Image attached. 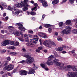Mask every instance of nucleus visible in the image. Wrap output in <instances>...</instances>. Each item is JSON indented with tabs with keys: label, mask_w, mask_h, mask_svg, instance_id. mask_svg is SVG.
I'll use <instances>...</instances> for the list:
<instances>
[{
	"label": "nucleus",
	"mask_w": 77,
	"mask_h": 77,
	"mask_svg": "<svg viewBox=\"0 0 77 77\" xmlns=\"http://www.w3.org/2000/svg\"><path fill=\"white\" fill-rule=\"evenodd\" d=\"M11 59L10 57H7V60H9V61H10L11 60Z\"/></svg>",
	"instance_id": "nucleus-47"
},
{
	"label": "nucleus",
	"mask_w": 77,
	"mask_h": 77,
	"mask_svg": "<svg viewBox=\"0 0 77 77\" xmlns=\"http://www.w3.org/2000/svg\"><path fill=\"white\" fill-rule=\"evenodd\" d=\"M69 2L71 4H72V3H74V0H69Z\"/></svg>",
	"instance_id": "nucleus-42"
},
{
	"label": "nucleus",
	"mask_w": 77,
	"mask_h": 77,
	"mask_svg": "<svg viewBox=\"0 0 77 77\" xmlns=\"http://www.w3.org/2000/svg\"><path fill=\"white\" fill-rule=\"evenodd\" d=\"M39 2H40V3H43L44 2V0H38Z\"/></svg>",
	"instance_id": "nucleus-58"
},
{
	"label": "nucleus",
	"mask_w": 77,
	"mask_h": 77,
	"mask_svg": "<svg viewBox=\"0 0 77 77\" xmlns=\"http://www.w3.org/2000/svg\"><path fill=\"white\" fill-rule=\"evenodd\" d=\"M72 69L74 71H77V67L75 66H72Z\"/></svg>",
	"instance_id": "nucleus-23"
},
{
	"label": "nucleus",
	"mask_w": 77,
	"mask_h": 77,
	"mask_svg": "<svg viewBox=\"0 0 77 77\" xmlns=\"http://www.w3.org/2000/svg\"><path fill=\"white\" fill-rule=\"evenodd\" d=\"M7 75V74L6 73H5L3 75H2V77H6V76Z\"/></svg>",
	"instance_id": "nucleus-55"
},
{
	"label": "nucleus",
	"mask_w": 77,
	"mask_h": 77,
	"mask_svg": "<svg viewBox=\"0 0 77 77\" xmlns=\"http://www.w3.org/2000/svg\"><path fill=\"white\" fill-rule=\"evenodd\" d=\"M4 63H5V62H3L1 63V65L0 66V68H4V67H5V66L3 67V66L5 65V64H3Z\"/></svg>",
	"instance_id": "nucleus-33"
},
{
	"label": "nucleus",
	"mask_w": 77,
	"mask_h": 77,
	"mask_svg": "<svg viewBox=\"0 0 77 77\" xmlns=\"http://www.w3.org/2000/svg\"><path fill=\"white\" fill-rule=\"evenodd\" d=\"M34 38L32 39V40H34L33 41V43H34V44H36L37 43V42H36L38 41L39 39V38L38 37V36H37V35H35L33 36Z\"/></svg>",
	"instance_id": "nucleus-7"
},
{
	"label": "nucleus",
	"mask_w": 77,
	"mask_h": 77,
	"mask_svg": "<svg viewBox=\"0 0 77 77\" xmlns=\"http://www.w3.org/2000/svg\"><path fill=\"white\" fill-rule=\"evenodd\" d=\"M27 13H28V15L30 14L31 15H35L36 14V13L32 11H31L30 12H27Z\"/></svg>",
	"instance_id": "nucleus-22"
},
{
	"label": "nucleus",
	"mask_w": 77,
	"mask_h": 77,
	"mask_svg": "<svg viewBox=\"0 0 77 77\" xmlns=\"http://www.w3.org/2000/svg\"><path fill=\"white\" fill-rule=\"evenodd\" d=\"M66 29H68V30H69V29H71V27L69 26H66Z\"/></svg>",
	"instance_id": "nucleus-45"
},
{
	"label": "nucleus",
	"mask_w": 77,
	"mask_h": 77,
	"mask_svg": "<svg viewBox=\"0 0 77 77\" xmlns=\"http://www.w3.org/2000/svg\"><path fill=\"white\" fill-rule=\"evenodd\" d=\"M0 8H1V10H3V7L0 4Z\"/></svg>",
	"instance_id": "nucleus-57"
},
{
	"label": "nucleus",
	"mask_w": 77,
	"mask_h": 77,
	"mask_svg": "<svg viewBox=\"0 0 77 77\" xmlns=\"http://www.w3.org/2000/svg\"><path fill=\"white\" fill-rule=\"evenodd\" d=\"M54 56L51 55L49 57V59H50L51 60H51H52L53 59V58H54Z\"/></svg>",
	"instance_id": "nucleus-38"
},
{
	"label": "nucleus",
	"mask_w": 77,
	"mask_h": 77,
	"mask_svg": "<svg viewBox=\"0 0 77 77\" xmlns=\"http://www.w3.org/2000/svg\"><path fill=\"white\" fill-rule=\"evenodd\" d=\"M28 33H31V34H32V33H33V31H29L28 32Z\"/></svg>",
	"instance_id": "nucleus-53"
},
{
	"label": "nucleus",
	"mask_w": 77,
	"mask_h": 77,
	"mask_svg": "<svg viewBox=\"0 0 77 77\" xmlns=\"http://www.w3.org/2000/svg\"><path fill=\"white\" fill-rule=\"evenodd\" d=\"M38 35L39 36L41 37V38H48L47 36L46 35L45 33L43 32H41L40 35Z\"/></svg>",
	"instance_id": "nucleus-11"
},
{
	"label": "nucleus",
	"mask_w": 77,
	"mask_h": 77,
	"mask_svg": "<svg viewBox=\"0 0 77 77\" xmlns=\"http://www.w3.org/2000/svg\"><path fill=\"white\" fill-rule=\"evenodd\" d=\"M72 32L73 33H77V29H74L72 30Z\"/></svg>",
	"instance_id": "nucleus-30"
},
{
	"label": "nucleus",
	"mask_w": 77,
	"mask_h": 77,
	"mask_svg": "<svg viewBox=\"0 0 77 77\" xmlns=\"http://www.w3.org/2000/svg\"><path fill=\"white\" fill-rule=\"evenodd\" d=\"M72 66H71V65H68L67 66V68H71V69H72Z\"/></svg>",
	"instance_id": "nucleus-46"
},
{
	"label": "nucleus",
	"mask_w": 77,
	"mask_h": 77,
	"mask_svg": "<svg viewBox=\"0 0 77 77\" xmlns=\"http://www.w3.org/2000/svg\"><path fill=\"white\" fill-rule=\"evenodd\" d=\"M57 38L58 41H63V39L60 36H58Z\"/></svg>",
	"instance_id": "nucleus-28"
},
{
	"label": "nucleus",
	"mask_w": 77,
	"mask_h": 77,
	"mask_svg": "<svg viewBox=\"0 0 77 77\" xmlns=\"http://www.w3.org/2000/svg\"><path fill=\"white\" fill-rule=\"evenodd\" d=\"M63 50V48L62 47H60L56 49L57 51H62Z\"/></svg>",
	"instance_id": "nucleus-18"
},
{
	"label": "nucleus",
	"mask_w": 77,
	"mask_h": 77,
	"mask_svg": "<svg viewBox=\"0 0 77 77\" xmlns=\"http://www.w3.org/2000/svg\"><path fill=\"white\" fill-rule=\"evenodd\" d=\"M16 26H19L18 29L21 31H24L26 29L23 27V25L21 24V23H17L16 24Z\"/></svg>",
	"instance_id": "nucleus-5"
},
{
	"label": "nucleus",
	"mask_w": 77,
	"mask_h": 77,
	"mask_svg": "<svg viewBox=\"0 0 77 77\" xmlns=\"http://www.w3.org/2000/svg\"><path fill=\"white\" fill-rule=\"evenodd\" d=\"M42 5L44 7H47V6H48L47 2H45L44 3H42Z\"/></svg>",
	"instance_id": "nucleus-29"
},
{
	"label": "nucleus",
	"mask_w": 77,
	"mask_h": 77,
	"mask_svg": "<svg viewBox=\"0 0 77 77\" xmlns=\"http://www.w3.org/2000/svg\"><path fill=\"white\" fill-rule=\"evenodd\" d=\"M20 12H23V11L21 10L18 11H17L15 12V14L18 15Z\"/></svg>",
	"instance_id": "nucleus-35"
},
{
	"label": "nucleus",
	"mask_w": 77,
	"mask_h": 77,
	"mask_svg": "<svg viewBox=\"0 0 77 77\" xmlns=\"http://www.w3.org/2000/svg\"><path fill=\"white\" fill-rule=\"evenodd\" d=\"M8 61H6L5 62L4 65L3 66V67H4L3 70H6L7 71H11L14 68V65L12 64H10L8 65ZM5 66V67H4Z\"/></svg>",
	"instance_id": "nucleus-2"
},
{
	"label": "nucleus",
	"mask_w": 77,
	"mask_h": 77,
	"mask_svg": "<svg viewBox=\"0 0 77 77\" xmlns=\"http://www.w3.org/2000/svg\"><path fill=\"white\" fill-rule=\"evenodd\" d=\"M63 23L62 22H60L59 23V25L60 27H62V26H63Z\"/></svg>",
	"instance_id": "nucleus-36"
},
{
	"label": "nucleus",
	"mask_w": 77,
	"mask_h": 77,
	"mask_svg": "<svg viewBox=\"0 0 77 77\" xmlns=\"http://www.w3.org/2000/svg\"><path fill=\"white\" fill-rule=\"evenodd\" d=\"M43 48H44V46H42L39 47L38 48V49L40 50H42Z\"/></svg>",
	"instance_id": "nucleus-43"
},
{
	"label": "nucleus",
	"mask_w": 77,
	"mask_h": 77,
	"mask_svg": "<svg viewBox=\"0 0 77 77\" xmlns=\"http://www.w3.org/2000/svg\"><path fill=\"white\" fill-rule=\"evenodd\" d=\"M40 65L42 68H45V67L46 66H45V64L42 63L40 64Z\"/></svg>",
	"instance_id": "nucleus-37"
},
{
	"label": "nucleus",
	"mask_w": 77,
	"mask_h": 77,
	"mask_svg": "<svg viewBox=\"0 0 77 77\" xmlns=\"http://www.w3.org/2000/svg\"><path fill=\"white\" fill-rule=\"evenodd\" d=\"M6 50L4 49V50H2L1 51L0 54H3V53H5V52H6Z\"/></svg>",
	"instance_id": "nucleus-34"
},
{
	"label": "nucleus",
	"mask_w": 77,
	"mask_h": 77,
	"mask_svg": "<svg viewBox=\"0 0 77 77\" xmlns=\"http://www.w3.org/2000/svg\"><path fill=\"white\" fill-rule=\"evenodd\" d=\"M65 23H66V25L67 26H72L71 23V20H67Z\"/></svg>",
	"instance_id": "nucleus-15"
},
{
	"label": "nucleus",
	"mask_w": 77,
	"mask_h": 77,
	"mask_svg": "<svg viewBox=\"0 0 77 77\" xmlns=\"http://www.w3.org/2000/svg\"><path fill=\"white\" fill-rule=\"evenodd\" d=\"M25 62H26V61H25V60H23L22 61H20V63H24Z\"/></svg>",
	"instance_id": "nucleus-48"
},
{
	"label": "nucleus",
	"mask_w": 77,
	"mask_h": 77,
	"mask_svg": "<svg viewBox=\"0 0 77 77\" xmlns=\"http://www.w3.org/2000/svg\"><path fill=\"white\" fill-rule=\"evenodd\" d=\"M68 77H77V72L75 73H72V72H69L67 75Z\"/></svg>",
	"instance_id": "nucleus-6"
},
{
	"label": "nucleus",
	"mask_w": 77,
	"mask_h": 77,
	"mask_svg": "<svg viewBox=\"0 0 77 77\" xmlns=\"http://www.w3.org/2000/svg\"><path fill=\"white\" fill-rule=\"evenodd\" d=\"M9 40H7L1 43V45L2 46H6L8 44H9Z\"/></svg>",
	"instance_id": "nucleus-9"
},
{
	"label": "nucleus",
	"mask_w": 77,
	"mask_h": 77,
	"mask_svg": "<svg viewBox=\"0 0 77 77\" xmlns=\"http://www.w3.org/2000/svg\"><path fill=\"white\" fill-rule=\"evenodd\" d=\"M28 10V8L27 7H24L23 8V11H26Z\"/></svg>",
	"instance_id": "nucleus-41"
},
{
	"label": "nucleus",
	"mask_w": 77,
	"mask_h": 77,
	"mask_svg": "<svg viewBox=\"0 0 77 77\" xmlns=\"http://www.w3.org/2000/svg\"><path fill=\"white\" fill-rule=\"evenodd\" d=\"M38 29H42V26H40L39 28Z\"/></svg>",
	"instance_id": "nucleus-60"
},
{
	"label": "nucleus",
	"mask_w": 77,
	"mask_h": 77,
	"mask_svg": "<svg viewBox=\"0 0 77 77\" xmlns=\"http://www.w3.org/2000/svg\"><path fill=\"white\" fill-rule=\"evenodd\" d=\"M8 75H9V76H12V74H11V73L9 72H8Z\"/></svg>",
	"instance_id": "nucleus-61"
},
{
	"label": "nucleus",
	"mask_w": 77,
	"mask_h": 77,
	"mask_svg": "<svg viewBox=\"0 0 77 77\" xmlns=\"http://www.w3.org/2000/svg\"><path fill=\"white\" fill-rule=\"evenodd\" d=\"M64 34H65V29H64L60 33V35L61 36H63Z\"/></svg>",
	"instance_id": "nucleus-27"
},
{
	"label": "nucleus",
	"mask_w": 77,
	"mask_h": 77,
	"mask_svg": "<svg viewBox=\"0 0 77 77\" xmlns=\"http://www.w3.org/2000/svg\"><path fill=\"white\" fill-rule=\"evenodd\" d=\"M43 44L49 48L51 47V45H53L54 46L56 45V43H54L53 41L50 40L47 41H45L44 42Z\"/></svg>",
	"instance_id": "nucleus-3"
},
{
	"label": "nucleus",
	"mask_w": 77,
	"mask_h": 77,
	"mask_svg": "<svg viewBox=\"0 0 77 77\" xmlns=\"http://www.w3.org/2000/svg\"><path fill=\"white\" fill-rule=\"evenodd\" d=\"M16 7L17 8H20L22 6H25V4H24V2H22L21 3H18L16 4Z\"/></svg>",
	"instance_id": "nucleus-10"
},
{
	"label": "nucleus",
	"mask_w": 77,
	"mask_h": 77,
	"mask_svg": "<svg viewBox=\"0 0 77 77\" xmlns=\"http://www.w3.org/2000/svg\"><path fill=\"white\" fill-rule=\"evenodd\" d=\"M15 48L14 46H11V49L12 50H15Z\"/></svg>",
	"instance_id": "nucleus-51"
},
{
	"label": "nucleus",
	"mask_w": 77,
	"mask_h": 77,
	"mask_svg": "<svg viewBox=\"0 0 77 77\" xmlns=\"http://www.w3.org/2000/svg\"><path fill=\"white\" fill-rule=\"evenodd\" d=\"M45 27H46L47 28H48L51 27V25L49 24H46L45 25Z\"/></svg>",
	"instance_id": "nucleus-31"
},
{
	"label": "nucleus",
	"mask_w": 77,
	"mask_h": 77,
	"mask_svg": "<svg viewBox=\"0 0 77 77\" xmlns=\"http://www.w3.org/2000/svg\"><path fill=\"white\" fill-rule=\"evenodd\" d=\"M6 15V13H5L3 14V17H5Z\"/></svg>",
	"instance_id": "nucleus-64"
},
{
	"label": "nucleus",
	"mask_w": 77,
	"mask_h": 77,
	"mask_svg": "<svg viewBox=\"0 0 77 77\" xmlns=\"http://www.w3.org/2000/svg\"><path fill=\"white\" fill-rule=\"evenodd\" d=\"M26 40V42H29V39H28V38H25Z\"/></svg>",
	"instance_id": "nucleus-56"
},
{
	"label": "nucleus",
	"mask_w": 77,
	"mask_h": 77,
	"mask_svg": "<svg viewBox=\"0 0 77 77\" xmlns=\"http://www.w3.org/2000/svg\"><path fill=\"white\" fill-rule=\"evenodd\" d=\"M18 39L20 40V41H23L24 40L23 39H22V38H18Z\"/></svg>",
	"instance_id": "nucleus-50"
},
{
	"label": "nucleus",
	"mask_w": 77,
	"mask_h": 77,
	"mask_svg": "<svg viewBox=\"0 0 77 77\" xmlns=\"http://www.w3.org/2000/svg\"><path fill=\"white\" fill-rule=\"evenodd\" d=\"M1 33L4 34L5 33V30L4 29L1 30Z\"/></svg>",
	"instance_id": "nucleus-49"
},
{
	"label": "nucleus",
	"mask_w": 77,
	"mask_h": 77,
	"mask_svg": "<svg viewBox=\"0 0 77 77\" xmlns=\"http://www.w3.org/2000/svg\"><path fill=\"white\" fill-rule=\"evenodd\" d=\"M46 63L48 66H50V65H52L53 64L52 60L50 59H49L47 62Z\"/></svg>",
	"instance_id": "nucleus-13"
},
{
	"label": "nucleus",
	"mask_w": 77,
	"mask_h": 77,
	"mask_svg": "<svg viewBox=\"0 0 77 77\" xmlns=\"http://www.w3.org/2000/svg\"><path fill=\"white\" fill-rule=\"evenodd\" d=\"M20 34L21 35H22V36H23V35H24V34H23V32H20Z\"/></svg>",
	"instance_id": "nucleus-54"
},
{
	"label": "nucleus",
	"mask_w": 77,
	"mask_h": 77,
	"mask_svg": "<svg viewBox=\"0 0 77 77\" xmlns=\"http://www.w3.org/2000/svg\"><path fill=\"white\" fill-rule=\"evenodd\" d=\"M36 8V7H34V8L32 9V11H34Z\"/></svg>",
	"instance_id": "nucleus-63"
},
{
	"label": "nucleus",
	"mask_w": 77,
	"mask_h": 77,
	"mask_svg": "<svg viewBox=\"0 0 77 77\" xmlns=\"http://www.w3.org/2000/svg\"><path fill=\"white\" fill-rule=\"evenodd\" d=\"M14 34L17 36H20V32L18 31L15 32H13Z\"/></svg>",
	"instance_id": "nucleus-24"
},
{
	"label": "nucleus",
	"mask_w": 77,
	"mask_h": 77,
	"mask_svg": "<svg viewBox=\"0 0 77 77\" xmlns=\"http://www.w3.org/2000/svg\"><path fill=\"white\" fill-rule=\"evenodd\" d=\"M10 55H11V56H16L18 54V53H17L13 52H10Z\"/></svg>",
	"instance_id": "nucleus-19"
},
{
	"label": "nucleus",
	"mask_w": 77,
	"mask_h": 77,
	"mask_svg": "<svg viewBox=\"0 0 77 77\" xmlns=\"http://www.w3.org/2000/svg\"><path fill=\"white\" fill-rule=\"evenodd\" d=\"M19 45V42H17L15 43H14V46H16L17 45Z\"/></svg>",
	"instance_id": "nucleus-44"
},
{
	"label": "nucleus",
	"mask_w": 77,
	"mask_h": 77,
	"mask_svg": "<svg viewBox=\"0 0 77 77\" xmlns=\"http://www.w3.org/2000/svg\"><path fill=\"white\" fill-rule=\"evenodd\" d=\"M59 3V0H54L52 2V4L53 5H56V4H57Z\"/></svg>",
	"instance_id": "nucleus-26"
},
{
	"label": "nucleus",
	"mask_w": 77,
	"mask_h": 77,
	"mask_svg": "<svg viewBox=\"0 0 77 77\" xmlns=\"http://www.w3.org/2000/svg\"><path fill=\"white\" fill-rule=\"evenodd\" d=\"M1 5L4 8H6L7 7V4L6 3L4 2H2L1 3Z\"/></svg>",
	"instance_id": "nucleus-16"
},
{
	"label": "nucleus",
	"mask_w": 77,
	"mask_h": 77,
	"mask_svg": "<svg viewBox=\"0 0 77 77\" xmlns=\"http://www.w3.org/2000/svg\"><path fill=\"white\" fill-rule=\"evenodd\" d=\"M24 2V4L25 3H27V2H28V0H24V2Z\"/></svg>",
	"instance_id": "nucleus-59"
},
{
	"label": "nucleus",
	"mask_w": 77,
	"mask_h": 77,
	"mask_svg": "<svg viewBox=\"0 0 77 77\" xmlns=\"http://www.w3.org/2000/svg\"><path fill=\"white\" fill-rule=\"evenodd\" d=\"M8 29L10 30V32H12L11 33H13V30H14V27H13L12 26H10L8 27Z\"/></svg>",
	"instance_id": "nucleus-21"
},
{
	"label": "nucleus",
	"mask_w": 77,
	"mask_h": 77,
	"mask_svg": "<svg viewBox=\"0 0 77 77\" xmlns=\"http://www.w3.org/2000/svg\"><path fill=\"white\" fill-rule=\"evenodd\" d=\"M26 45L28 47H31L32 45H33V42H30L26 44Z\"/></svg>",
	"instance_id": "nucleus-17"
},
{
	"label": "nucleus",
	"mask_w": 77,
	"mask_h": 77,
	"mask_svg": "<svg viewBox=\"0 0 77 77\" xmlns=\"http://www.w3.org/2000/svg\"><path fill=\"white\" fill-rule=\"evenodd\" d=\"M23 57H26V58H27V59H29V58L31 56H30L29 54H25L24 55H23Z\"/></svg>",
	"instance_id": "nucleus-20"
},
{
	"label": "nucleus",
	"mask_w": 77,
	"mask_h": 77,
	"mask_svg": "<svg viewBox=\"0 0 77 77\" xmlns=\"http://www.w3.org/2000/svg\"><path fill=\"white\" fill-rule=\"evenodd\" d=\"M52 62L53 63H57V68L59 69H65V70L66 69V67L64 66L65 64L59 62V60L58 59H55L53 60Z\"/></svg>",
	"instance_id": "nucleus-1"
},
{
	"label": "nucleus",
	"mask_w": 77,
	"mask_h": 77,
	"mask_svg": "<svg viewBox=\"0 0 77 77\" xmlns=\"http://www.w3.org/2000/svg\"><path fill=\"white\" fill-rule=\"evenodd\" d=\"M34 73H35V71L34 69H29L28 74H34Z\"/></svg>",
	"instance_id": "nucleus-12"
},
{
	"label": "nucleus",
	"mask_w": 77,
	"mask_h": 77,
	"mask_svg": "<svg viewBox=\"0 0 77 77\" xmlns=\"http://www.w3.org/2000/svg\"><path fill=\"white\" fill-rule=\"evenodd\" d=\"M28 35H27V34H25L24 35V38H25V39L28 38Z\"/></svg>",
	"instance_id": "nucleus-39"
},
{
	"label": "nucleus",
	"mask_w": 77,
	"mask_h": 77,
	"mask_svg": "<svg viewBox=\"0 0 77 77\" xmlns=\"http://www.w3.org/2000/svg\"><path fill=\"white\" fill-rule=\"evenodd\" d=\"M20 73L22 75H26L27 74L28 72L27 71L24 70H22L19 71Z\"/></svg>",
	"instance_id": "nucleus-8"
},
{
	"label": "nucleus",
	"mask_w": 77,
	"mask_h": 77,
	"mask_svg": "<svg viewBox=\"0 0 77 77\" xmlns=\"http://www.w3.org/2000/svg\"><path fill=\"white\" fill-rule=\"evenodd\" d=\"M9 44L10 45H14L15 42L13 41H11L10 42Z\"/></svg>",
	"instance_id": "nucleus-32"
},
{
	"label": "nucleus",
	"mask_w": 77,
	"mask_h": 77,
	"mask_svg": "<svg viewBox=\"0 0 77 77\" xmlns=\"http://www.w3.org/2000/svg\"><path fill=\"white\" fill-rule=\"evenodd\" d=\"M34 6H35V7H36H36H38V4H37L36 3H35L34 4Z\"/></svg>",
	"instance_id": "nucleus-52"
},
{
	"label": "nucleus",
	"mask_w": 77,
	"mask_h": 77,
	"mask_svg": "<svg viewBox=\"0 0 77 77\" xmlns=\"http://www.w3.org/2000/svg\"><path fill=\"white\" fill-rule=\"evenodd\" d=\"M48 30L49 33H51V31L52 30V29H51V28H49L48 29Z\"/></svg>",
	"instance_id": "nucleus-40"
},
{
	"label": "nucleus",
	"mask_w": 77,
	"mask_h": 77,
	"mask_svg": "<svg viewBox=\"0 0 77 77\" xmlns=\"http://www.w3.org/2000/svg\"><path fill=\"white\" fill-rule=\"evenodd\" d=\"M65 32L66 35H69V34H71V31L70 30H68L66 31L65 29Z\"/></svg>",
	"instance_id": "nucleus-25"
},
{
	"label": "nucleus",
	"mask_w": 77,
	"mask_h": 77,
	"mask_svg": "<svg viewBox=\"0 0 77 77\" xmlns=\"http://www.w3.org/2000/svg\"><path fill=\"white\" fill-rule=\"evenodd\" d=\"M62 48H66V46L65 45H63L62 46Z\"/></svg>",
	"instance_id": "nucleus-62"
},
{
	"label": "nucleus",
	"mask_w": 77,
	"mask_h": 77,
	"mask_svg": "<svg viewBox=\"0 0 77 77\" xmlns=\"http://www.w3.org/2000/svg\"><path fill=\"white\" fill-rule=\"evenodd\" d=\"M8 9L10 10V11L14 10L15 11H17V10H18V9L15 8V7H13L12 8L11 6H9L8 7Z\"/></svg>",
	"instance_id": "nucleus-14"
},
{
	"label": "nucleus",
	"mask_w": 77,
	"mask_h": 77,
	"mask_svg": "<svg viewBox=\"0 0 77 77\" xmlns=\"http://www.w3.org/2000/svg\"><path fill=\"white\" fill-rule=\"evenodd\" d=\"M34 62V58L31 57L25 60V63L27 64H31Z\"/></svg>",
	"instance_id": "nucleus-4"
}]
</instances>
